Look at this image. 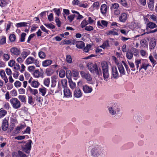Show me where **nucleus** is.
I'll list each match as a JSON object with an SVG mask.
<instances>
[{
	"label": "nucleus",
	"mask_w": 157,
	"mask_h": 157,
	"mask_svg": "<svg viewBox=\"0 0 157 157\" xmlns=\"http://www.w3.org/2000/svg\"><path fill=\"white\" fill-rule=\"evenodd\" d=\"M87 66L88 69L91 73L96 74L98 75H101V71L100 68L98 69L96 63L90 62L88 63Z\"/></svg>",
	"instance_id": "1"
},
{
	"label": "nucleus",
	"mask_w": 157,
	"mask_h": 157,
	"mask_svg": "<svg viewBox=\"0 0 157 157\" xmlns=\"http://www.w3.org/2000/svg\"><path fill=\"white\" fill-rule=\"evenodd\" d=\"M136 56L137 55V49L132 47L130 49H128L127 52L126 56L129 59H131L132 58L133 55Z\"/></svg>",
	"instance_id": "2"
},
{
	"label": "nucleus",
	"mask_w": 157,
	"mask_h": 157,
	"mask_svg": "<svg viewBox=\"0 0 157 157\" xmlns=\"http://www.w3.org/2000/svg\"><path fill=\"white\" fill-rule=\"evenodd\" d=\"M25 62L27 65H29L32 63H34L37 67H39V62L37 59H35L32 57H29L28 58L25 60Z\"/></svg>",
	"instance_id": "3"
},
{
	"label": "nucleus",
	"mask_w": 157,
	"mask_h": 157,
	"mask_svg": "<svg viewBox=\"0 0 157 157\" xmlns=\"http://www.w3.org/2000/svg\"><path fill=\"white\" fill-rule=\"evenodd\" d=\"M10 52L11 55L15 57H18L20 56L21 53L20 49L15 47H13L11 48Z\"/></svg>",
	"instance_id": "4"
},
{
	"label": "nucleus",
	"mask_w": 157,
	"mask_h": 157,
	"mask_svg": "<svg viewBox=\"0 0 157 157\" xmlns=\"http://www.w3.org/2000/svg\"><path fill=\"white\" fill-rule=\"evenodd\" d=\"M111 77L115 79H117L120 76L117 67L113 66L111 68Z\"/></svg>",
	"instance_id": "5"
},
{
	"label": "nucleus",
	"mask_w": 157,
	"mask_h": 157,
	"mask_svg": "<svg viewBox=\"0 0 157 157\" xmlns=\"http://www.w3.org/2000/svg\"><path fill=\"white\" fill-rule=\"evenodd\" d=\"M10 102L14 109H17L21 107V103L17 99H11Z\"/></svg>",
	"instance_id": "6"
},
{
	"label": "nucleus",
	"mask_w": 157,
	"mask_h": 157,
	"mask_svg": "<svg viewBox=\"0 0 157 157\" xmlns=\"http://www.w3.org/2000/svg\"><path fill=\"white\" fill-rule=\"evenodd\" d=\"M32 143V140H29L28 142L26 143V144L24 146L22 147V150L25 152L27 153H29V151L31 148V144Z\"/></svg>",
	"instance_id": "7"
},
{
	"label": "nucleus",
	"mask_w": 157,
	"mask_h": 157,
	"mask_svg": "<svg viewBox=\"0 0 157 157\" xmlns=\"http://www.w3.org/2000/svg\"><path fill=\"white\" fill-rule=\"evenodd\" d=\"M117 67L120 73V77H122L123 75H125L126 72L122 63H117Z\"/></svg>",
	"instance_id": "8"
},
{
	"label": "nucleus",
	"mask_w": 157,
	"mask_h": 157,
	"mask_svg": "<svg viewBox=\"0 0 157 157\" xmlns=\"http://www.w3.org/2000/svg\"><path fill=\"white\" fill-rule=\"evenodd\" d=\"M109 110L110 113L112 115H115L117 112H118L120 111V109L117 108L115 105L109 108Z\"/></svg>",
	"instance_id": "9"
},
{
	"label": "nucleus",
	"mask_w": 157,
	"mask_h": 157,
	"mask_svg": "<svg viewBox=\"0 0 157 157\" xmlns=\"http://www.w3.org/2000/svg\"><path fill=\"white\" fill-rule=\"evenodd\" d=\"M17 123V121L16 118L10 117V130H13L15 127V124Z\"/></svg>",
	"instance_id": "10"
},
{
	"label": "nucleus",
	"mask_w": 157,
	"mask_h": 157,
	"mask_svg": "<svg viewBox=\"0 0 157 157\" xmlns=\"http://www.w3.org/2000/svg\"><path fill=\"white\" fill-rule=\"evenodd\" d=\"M80 74L82 78H84L88 81H91L92 78L90 74L86 73L83 71H81L80 72Z\"/></svg>",
	"instance_id": "11"
},
{
	"label": "nucleus",
	"mask_w": 157,
	"mask_h": 157,
	"mask_svg": "<svg viewBox=\"0 0 157 157\" xmlns=\"http://www.w3.org/2000/svg\"><path fill=\"white\" fill-rule=\"evenodd\" d=\"M108 23L105 20H101V22L100 21H98L97 22V25L98 28H103V26L105 27H107V26Z\"/></svg>",
	"instance_id": "12"
},
{
	"label": "nucleus",
	"mask_w": 157,
	"mask_h": 157,
	"mask_svg": "<svg viewBox=\"0 0 157 157\" xmlns=\"http://www.w3.org/2000/svg\"><path fill=\"white\" fill-rule=\"evenodd\" d=\"M100 150L96 148L92 149L91 151L92 155L95 157H101L100 154H99Z\"/></svg>",
	"instance_id": "13"
},
{
	"label": "nucleus",
	"mask_w": 157,
	"mask_h": 157,
	"mask_svg": "<svg viewBox=\"0 0 157 157\" xmlns=\"http://www.w3.org/2000/svg\"><path fill=\"white\" fill-rule=\"evenodd\" d=\"M127 14L125 13H122L119 17V21L122 22H124L127 19Z\"/></svg>",
	"instance_id": "14"
},
{
	"label": "nucleus",
	"mask_w": 157,
	"mask_h": 157,
	"mask_svg": "<svg viewBox=\"0 0 157 157\" xmlns=\"http://www.w3.org/2000/svg\"><path fill=\"white\" fill-rule=\"evenodd\" d=\"M82 89L84 92L86 93H90L93 90L92 87H90L87 85L83 86Z\"/></svg>",
	"instance_id": "15"
},
{
	"label": "nucleus",
	"mask_w": 157,
	"mask_h": 157,
	"mask_svg": "<svg viewBox=\"0 0 157 157\" xmlns=\"http://www.w3.org/2000/svg\"><path fill=\"white\" fill-rule=\"evenodd\" d=\"M107 10V6L105 4H102L101 6L100 10L101 13L103 15L106 14Z\"/></svg>",
	"instance_id": "16"
},
{
	"label": "nucleus",
	"mask_w": 157,
	"mask_h": 157,
	"mask_svg": "<svg viewBox=\"0 0 157 157\" xmlns=\"http://www.w3.org/2000/svg\"><path fill=\"white\" fill-rule=\"evenodd\" d=\"M74 95L75 97L77 98H80L82 95L81 90L78 88H76L74 92Z\"/></svg>",
	"instance_id": "17"
},
{
	"label": "nucleus",
	"mask_w": 157,
	"mask_h": 157,
	"mask_svg": "<svg viewBox=\"0 0 157 157\" xmlns=\"http://www.w3.org/2000/svg\"><path fill=\"white\" fill-rule=\"evenodd\" d=\"M33 76L36 78H38L39 77H42L43 74H41L39 69L35 70L33 73Z\"/></svg>",
	"instance_id": "18"
},
{
	"label": "nucleus",
	"mask_w": 157,
	"mask_h": 157,
	"mask_svg": "<svg viewBox=\"0 0 157 157\" xmlns=\"http://www.w3.org/2000/svg\"><path fill=\"white\" fill-rule=\"evenodd\" d=\"M75 45L77 48L79 49H82L85 46V43L81 41H76Z\"/></svg>",
	"instance_id": "19"
},
{
	"label": "nucleus",
	"mask_w": 157,
	"mask_h": 157,
	"mask_svg": "<svg viewBox=\"0 0 157 157\" xmlns=\"http://www.w3.org/2000/svg\"><path fill=\"white\" fill-rule=\"evenodd\" d=\"M140 48H145L147 47V42L145 39H142L140 41Z\"/></svg>",
	"instance_id": "20"
},
{
	"label": "nucleus",
	"mask_w": 157,
	"mask_h": 157,
	"mask_svg": "<svg viewBox=\"0 0 157 157\" xmlns=\"http://www.w3.org/2000/svg\"><path fill=\"white\" fill-rule=\"evenodd\" d=\"M8 127V122L6 120L3 121L2 123V130L6 131Z\"/></svg>",
	"instance_id": "21"
},
{
	"label": "nucleus",
	"mask_w": 157,
	"mask_h": 157,
	"mask_svg": "<svg viewBox=\"0 0 157 157\" xmlns=\"http://www.w3.org/2000/svg\"><path fill=\"white\" fill-rule=\"evenodd\" d=\"M63 91L64 95L65 97H71V93L69 89L68 88H64Z\"/></svg>",
	"instance_id": "22"
},
{
	"label": "nucleus",
	"mask_w": 157,
	"mask_h": 157,
	"mask_svg": "<svg viewBox=\"0 0 157 157\" xmlns=\"http://www.w3.org/2000/svg\"><path fill=\"white\" fill-rule=\"evenodd\" d=\"M102 71L109 70L108 65L106 61H103L101 63Z\"/></svg>",
	"instance_id": "23"
},
{
	"label": "nucleus",
	"mask_w": 157,
	"mask_h": 157,
	"mask_svg": "<svg viewBox=\"0 0 157 157\" xmlns=\"http://www.w3.org/2000/svg\"><path fill=\"white\" fill-rule=\"evenodd\" d=\"M52 62V61L51 59L46 60L43 61L42 66L44 67H46L51 64Z\"/></svg>",
	"instance_id": "24"
},
{
	"label": "nucleus",
	"mask_w": 157,
	"mask_h": 157,
	"mask_svg": "<svg viewBox=\"0 0 157 157\" xmlns=\"http://www.w3.org/2000/svg\"><path fill=\"white\" fill-rule=\"evenodd\" d=\"M104 79L105 80H107V79L109 76V70L102 71Z\"/></svg>",
	"instance_id": "25"
},
{
	"label": "nucleus",
	"mask_w": 157,
	"mask_h": 157,
	"mask_svg": "<svg viewBox=\"0 0 157 157\" xmlns=\"http://www.w3.org/2000/svg\"><path fill=\"white\" fill-rule=\"evenodd\" d=\"M39 93L43 96H44L47 91V89L44 87L40 88L39 89Z\"/></svg>",
	"instance_id": "26"
},
{
	"label": "nucleus",
	"mask_w": 157,
	"mask_h": 157,
	"mask_svg": "<svg viewBox=\"0 0 157 157\" xmlns=\"http://www.w3.org/2000/svg\"><path fill=\"white\" fill-rule=\"evenodd\" d=\"M157 27L156 25L152 22H149L147 24V28L153 29Z\"/></svg>",
	"instance_id": "27"
},
{
	"label": "nucleus",
	"mask_w": 157,
	"mask_h": 157,
	"mask_svg": "<svg viewBox=\"0 0 157 157\" xmlns=\"http://www.w3.org/2000/svg\"><path fill=\"white\" fill-rule=\"evenodd\" d=\"M79 72L78 71L76 70H74L72 72L71 77H74V79L76 80L77 77L78 76Z\"/></svg>",
	"instance_id": "28"
},
{
	"label": "nucleus",
	"mask_w": 157,
	"mask_h": 157,
	"mask_svg": "<svg viewBox=\"0 0 157 157\" xmlns=\"http://www.w3.org/2000/svg\"><path fill=\"white\" fill-rule=\"evenodd\" d=\"M110 47V45L109 43V41L108 40H106L104 41L101 47L103 49L105 48H108Z\"/></svg>",
	"instance_id": "29"
},
{
	"label": "nucleus",
	"mask_w": 157,
	"mask_h": 157,
	"mask_svg": "<svg viewBox=\"0 0 157 157\" xmlns=\"http://www.w3.org/2000/svg\"><path fill=\"white\" fill-rule=\"evenodd\" d=\"M150 66L148 64L143 63L139 69V71H140L142 69H144L145 71H146L148 66Z\"/></svg>",
	"instance_id": "30"
},
{
	"label": "nucleus",
	"mask_w": 157,
	"mask_h": 157,
	"mask_svg": "<svg viewBox=\"0 0 157 157\" xmlns=\"http://www.w3.org/2000/svg\"><path fill=\"white\" fill-rule=\"evenodd\" d=\"M68 80V83L70 87L72 89H74L76 87L75 83L73 82L71 79Z\"/></svg>",
	"instance_id": "31"
},
{
	"label": "nucleus",
	"mask_w": 157,
	"mask_h": 157,
	"mask_svg": "<svg viewBox=\"0 0 157 157\" xmlns=\"http://www.w3.org/2000/svg\"><path fill=\"white\" fill-rule=\"evenodd\" d=\"M27 23L25 22H21L18 23H16L15 25L16 27L17 28H19L22 27H26L27 26Z\"/></svg>",
	"instance_id": "32"
},
{
	"label": "nucleus",
	"mask_w": 157,
	"mask_h": 157,
	"mask_svg": "<svg viewBox=\"0 0 157 157\" xmlns=\"http://www.w3.org/2000/svg\"><path fill=\"white\" fill-rule=\"evenodd\" d=\"M54 72L53 70L50 68H47L46 69V73L48 76L52 75Z\"/></svg>",
	"instance_id": "33"
},
{
	"label": "nucleus",
	"mask_w": 157,
	"mask_h": 157,
	"mask_svg": "<svg viewBox=\"0 0 157 157\" xmlns=\"http://www.w3.org/2000/svg\"><path fill=\"white\" fill-rule=\"evenodd\" d=\"M149 2L148 3V7L149 8L152 10L154 8V0H149Z\"/></svg>",
	"instance_id": "34"
},
{
	"label": "nucleus",
	"mask_w": 157,
	"mask_h": 157,
	"mask_svg": "<svg viewBox=\"0 0 157 157\" xmlns=\"http://www.w3.org/2000/svg\"><path fill=\"white\" fill-rule=\"evenodd\" d=\"M28 88H29V91L31 93L35 95L38 93V91L36 89H33L30 86H29Z\"/></svg>",
	"instance_id": "35"
},
{
	"label": "nucleus",
	"mask_w": 157,
	"mask_h": 157,
	"mask_svg": "<svg viewBox=\"0 0 157 157\" xmlns=\"http://www.w3.org/2000/svg\"><path fill=\"white\" fill-rule=\"evenodd\" d=\"M39 84L40 83L38 81L34 80L32 82L31 85L33 87L37 88L39 86Z\"/></svg>",
	"instance_id": "36"
},
{
	"label": "nucleus",
	"mask_w": 157,
	"mask_h": 157,
	"mask_svg": "<svg viewBox=\"0 0 157 157\" xmlns=\"http://www.w3.org/2000/svg\"><path fill=\"white\" fill-rule=\"evenodd\" d=\"M66 75L67 78L68 80L71 79V77L72 75V72L69 70H67L66 71Z\"/></svg>",
	"instance_id": "37"
},
{
	"label": "nucleus",
	"mask_w": 157,
	"mask_h": 157,
	"mask_svg": "<svg viewBox=\"0 0 157 157\" xmlns=\"http://www.w3.org/2000/svg\"><path fill=\"white\" fill-rule=\"evenodd\" d=\"M156 42L155 41H151L149 44L150 48V49H153L155 47L156 45Z\"/></svg>",
	"instance_id": "38"
},
{
	"label": "nucleus",
	"mask_w": 157,
	"mask_h": 157,
	"mask_svg": "<svg viewBox=\"0 0 157 157\" xmlns=\"http://www.w3.org/2000/svg\"><path fill=\"white\" fill-rule=\"evenodd\" d=\"M119 7V4L117 3H115L112 5V6H111V10H114L115 9H117Z\"/></svg>",
	"instance_id": "39"
},
{
	"label": "nucleus",
	"mask_w": 157,
	"mask_h": 157,
	"mask_svg": "<svg viewBox=\"0 0 157 157\" xmlns=\"http://www.w3.org/2000/svg\"><path fill=\"white\" fill-rule=\"evenodd\" d=\"M10 55L8 54L5 53L3 54V59L5 61H8L10 59Z\"/></svg>",
	"instance_id": "40"
},
{
	"label": "nucleus",
	"mask_w": 157,
	"mask_h": 157,
	"mask_svg": "<svg viewBox=\"0 0 157 157\" xmlns=\"http://www.w3.org/2000/svg\"><path fill=\"white\" fill-rule=\"evenodd\" d=\"M10 40L11 42H14L16 39V36L14 34H11L9 36Z\"/></svg>",
	"instance_id": "41"
},
{
	"label": "nucleus",
	"mask_w": 157,
	"mask_h": 157,
	"mask_svg": "<svg viewBox=\"0 0 157 157\" xmlns=\"http://www.w3.org/2000/svg\"><path fill=\"white\" fill-rule=\"evenodd\" d=\"M91 47V45L90 44H87L86 47L83 48V51L85 52H87Z\"/></svg>",
	"instance_id": "42"
},
{
	"label": "nucleus",
	"mask_w": 157,
	"mask_h": 157,
	"mask_svg": "<svg viewBox=\"0 0 157 157\" xmlns=\"http://www.w3.org/2000/svg\"><path fill=\"white\" fill-rule=\"evenodd\" d=\"M122 63L124 64V66L125 67V69L126 70L127 73L128 74H129L130 72V70L129 67L128 66V65L125 63L124 61H122Z\"/></svg>",
	"instance_id": "43"
},
{
	"label": "nucleus",
	"mask_w": 157,
	"mask_h": 157,
	"mask_svg": "<svg viewBox=\"0 0 157 157\" xmlns=\"http://www.w3.org/2000/svg\"><path fill=\"white\" fill-rule=\"evenodd\" d=\"M7 111L5 110H0V118L4 117L6 114Z\"/></svg>",
	"instance_id": "44"
},
{
	"label": "nucleus",
	"mask_w": 157,
	"mask_h": 157,
	"mask_svg": "<svg viewBox=\"0 0 157 157\" xmlns=\"http://www.w3.org/2000/svg\"><path fill=\"white\" fill-rule=\"evenodd\" d=\"M29 52H28L26 51H23L21 54V56L23 58V59H24L26 58L28 55H29Z\"/></svg>",
	"instance_id": "45"
},
{
	"label": "nucleus",
	"mask_w": 157,
	"mask_h": 157,
	"mask_svg": "<svg viewBox=\"0 0 157 157\" xmlns=\"http://www.w3.org/2000/svg\"><path fill=\"white\" fill-rule=\"evenodd\" d=\"M88 24V22L86 21V19H84V20L82 22L81 25L82 28H83Z\"/></svg>",
	"instance_id": "46"
},
{
	"label": "nucleus",
	"mask_w": 157,
	"mask_h": 157,
	"mask_svg": "<svg viewBox=\"0 0 157 157\" xmlns=\"http://www.w3.org/2000/svg\"><path fill=\"white\" fill-rule=\"evenodd\" d=\"M38 56L41 59H44L46 56L45 53L43 52L40 51L38 53Z\"/></svg>",
	"instance_id": "47"
},
{
	"label": "nucleus",
	"mask_w": 157,
	"mask_h": 157,
	"mask_svg": "<svg viewBox=\"0 0 157 157\" xmlns=\"http://www.w3.org/2000/svg\"><path fill=\"white\" fill-rule=\"evenodd\" d=\"M65 72L64 70L62 69L59 72V75L60 78H63L65 76Z\"/></svg>",
	"instance_id": "48"
},
{
	"label": "nucleus",
	"mask_w": 157,
	"mask_h": 157,
	"mask_svg": "<svg viewBox=\"0 0 157 157\" xmlns=\"http://www.w3.org/2000/svg\"><path fill=\"white\" fill-rule=\"evenodd\" d=\"M62 86L64 89L65 87H67V82L66 79H64L61 81Z\"/></svg>",
	"instance_id": "49"
},
{
	"label": "nucleus",
	"mask_w": 157,
	"mask_h": 157,
	"mask_svg": "<svg viewBox=\"0 0 157 157\" xmlns=\"http://www.w3.org/2000/svg\"><path fill=\"white\" fill-rule=\"evenodd\" d=\"M66 60L69 63H71L72 62V59L70 55H67L66 56Z\"/></svg>",
	"instance_id": "50"
},
{
	"label": "nucleus",
	"mask_w": 157,
	"mask_h": 157,
	"mask_svg": "<svg viewBox=\"0 0 157 157\" xmlns=\"http://www.w3.org/2000/svg\"><path fill=\"white\" fill-rule=\"evenodd\" d=\"M50 83V78H47L44 79V84L47 87H48Z\"/></svg>",
	"instance_id": "51"
},
{
	"label": "nucleus",
	"mask_w": 157,
	"mask_h": 157,
	"mask_svg": "<svg viewBox=\"0 0 157 157\" xmlns=\"http://www.w3.org/2000/svg\"><path fill=\"white\" fill-rule=\"evenodd\" d=\"M6 43V37L5 36H3L2 38L0 39V44L3 45Z\"/></svg>",
	"instance_id": "52"
},
{
	"label": "nucleus",
	"mask_w": 157,
	"mask_h": 157,
	"mask_svg": "<svg viewBox=\"0 0 157 157\" xmlns=\"http://www.w3.org/2000/svg\"><path fill=\"white\" fill-rule=\"evenodd\" d=\"M44 25L46 27L50 29H54L55 28V25L52 24H44Z\"/></svg>",
	"instance_id": "53"
},
{
	"label": "nucleus",
	"mask_w": 157,
	"mask_h": 157,
	"mask_svg": "<svg viewBox=\"0 0 157 157\" xmlns=\"http://www.w3.org/2000/svg\"><path fill=\"white\" fill-rule=\"evenodd\" d=\"M76 16L75 14L71 15L68 16V18L70 22H72L74 19L75 17Z\"/></svg>",
	"instance_id": "54"
},
{
	"label": "nucleus",
	"mask_w": 157,
	"mask_h": 157,
	"mask_svg": "<svg viewBox=\"0 0 157 157\" xmlns=\"http://www.w3.org/2000/svg\"><path fill=\"white\" fill-rule=\"evenodd\" d=\"M26 35L25 33H23L21 34V38L20 39L21 42H24L25 40V38Z\"/></svg>",
	"instance_id": "55"
},
{
	"label": "nucleus",
	"mask_w": 157,
	"mask_h": 157,
	"mask_svg": "<svg viewBox=\"0 0 157 157\" xmlns=\"http://www.w3.org/2000/svg\"><path fill=\"white\" fill-rule=\"evenodd\" d=\"M128 63L131 67V70L132 71H134L135 70V65L134 63L131 62H130L129 61H128Z\"/></svg>",
	"instance_id": "56"
},
{
	"label": "nucleus",
	"mask_w": 157,
	"mask_h": 157,
	"mask_svg": "<svg viewBox=\"0 0 157 157\" xmlns=\"http://www.w3.org/2000/svg\"><path fill=\"white\" fill-rule=\"evenodd\" d=\"M53 10L55 12L56 15L58 16H59V14L60 13V9H57L56 8H55L53 9Z\"/></svg>",
	"instance_id": "57"
},
{
	"label": "nucleus",
	"mask_w": 157,
	"mask_h": 157,
	"mask_svg": "<svg viewBox=\"0 0 157 157\" xmlns=\"http://www.w3.org/2000/svg\"><path fill=\"white\" fill-rule=\"evenodd\" d=\"M55 21L57 24L58 27H60L61 26V22L58 17L56 18Z\"/></svg>",
	"instance_id": "58"
},
{
	"label": "nucleus",
	"mask_w": 157,
	"mask_h": 157,
	"mask_svg": "<svg viewBox=\"0 0 157 157\" xmlns=\"http://www.w3.org/2000/svg\"><path fill=\"white\" fill-rule=\"evenodd\" d=\"M25 136H20L15 137L14 138L15 139L19 140H23L25 138Z\"/></svg>",
	"instance_id": "59"
},
{
	"label": "nucleus",
	"mask_w": 157,
	"mask_h": 157,
	"mask_svg": "<svg viewBox=\"0 0 157 157\" xmlns=\"http://www.w3.org/2000/svg\"><path fill=\"white\" fill-rule=\"evenodd\" d=\"M10 94L12 96H16L17 95V93L16 90H13L10 92Z\"/></svg>",
	"instance_id": "60"
},
{
	"label": "nucleus",
	"mask_w": 157,
	"mask_h": 157,
	"mask_svg": "<svg viewBox=\"0 0 157 157\" xmlns=\"http://www.w3.org/2000/svg\"><path fill=\"white\" fill-rule=\"evenodd\" d=\"M14 86L16 87H20L21 85V82L18 81H16L14 83Z\"/></svg>",
	"instance_id": "61"
},
{
	"label": "nucleus",
	"mask_w": 157,
	"mask_h": 157,
	"mask_svg": "<svg viewBox=\"0 0 157 157\" xmlns=\"http://www.w3.org/2000/svg\"><path fill=\"white\" fill-rule=\"evenodd\" d=\"M121 3L123 6L125 7H127L128 6V4L125 0H121Z\"/></svg>",
	"instance_id": "62"
},
{
	"label": "nucleus",
	"mask_w": 157,
	"mask_h": 157,
	"mask_svg": "<svg viewBox=\"0 0 157 157\" xmlns=\"http://www.w3.org/2000/svg\"><path fill=\"white\" fill-rule=\"evenodd\" d=\"M35 67L33 66H29L28 67V70L31 72L34 71Z\"/></svg>",
	"instance_id": "63"
},
{
	"label": "nucleus",
	"mask_w": 157,
	"mask_h": 157,
	"mask_svg": "<svg viewBox=\"0 0 157 157\" xmlns=\"http://www.w3.org/2000/svg\"><path fill=\"white\" fill-rule=\"evenodd\" d=\"M18 152L21 157H27L25 154L20 151H18Z\"/></svg>",
	"instance_id": "64"
}]
</instances>
